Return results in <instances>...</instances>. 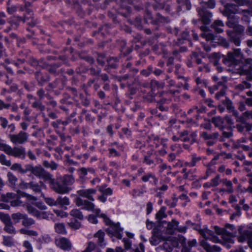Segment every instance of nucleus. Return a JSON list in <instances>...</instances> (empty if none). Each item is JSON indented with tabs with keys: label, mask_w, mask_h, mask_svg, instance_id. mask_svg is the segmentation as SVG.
<instances>
[{
	"label": "nucleus",
	"mask_w": 252,
	"mask_h": 252,
	"mask_svg": "<svg viewBox=\"0 0 252 252\" xmlns=\"http://www.w3.org/2000/svg\"><path fill=\"white\" fill-rule=\"evenodd\" d=\"M39 178L43 179L45 182H48L51 189L58 193H68L72 189L71 188L65 187L60 177L55 180L53 178V175L46 171L44 168Z\"/></svg>",
	"instance_id": "1"
},
{
	"label": "nucleus",
	"mask_w": 252,
	"mask_h": 252,
	"mask_svg": "<svg viewBox=\"0 0 252 252\" xmlns=\"http://www.w3.org/2000/svg\"><path fill=\"white\" fill-rule=\"evenodd\" d=\"M243 55L240 49H235L228 52L226 55L222 57V63L228 69L233 72L238 66L243 63Z\"/></svg>",
	"instance_id": "2"
},
{
	"label": "nucleus",
	"mask_w": 252,
	"mask_h": 252,
	"mask_svg": "<svg viewBox=\"0 0 252 252\" xmlns=\"http://www.w3.org/2000/svg\"><path fill=\"white\" fill-rule=\"evenodd\" d=\"M10 169L14 171H17L22 174L30 172L32 174L39 178L43 168L40 165L34 166L31 164H27L23 167L20 163H15L11 165Z\"/></svg>",
	"instance_id": "3"
},
{
	"label": "nucleus",
	"mask_w": 252,
	"mask_h": 252,
	"mask_svg": "<svg viewBox=\"0 0 252 252\" xmlns=\"http://www.w3.org/2000/svg\"><path fill=\"white\" fill-rule=\"evenodd\" d=\"M10 169L14 171H17L22 174L30 172L32 174L39 178L43 168L40 165L34 166L31 164H27L23 167L20 163H15L11 165Z\"/></svg>",
	"instance_id": "4"
},
{
	"label": "nucleus",
	"mask_w": 252,
	"mask_h": 252,
	"mask_svg": "<svg viewBox=\"0 0 252 252\" xmlns=\"http://www.w3.org/2000/svg\"><path fill=\"white\" fill-rule=\"evenodd\" d=\"M0 150L3 151L7 155L13 156L15 158L22 159H24L26 158V149L24 147L22 146H15L12 148L9 145L0 141Z\"/></svg>",
	"instance_id": "5"
},
{
	"label": "nucleus",
	"mask_w": 252,
	"mask_h": 252,
	"mask_svg": "<svg viewBox=\"0 0 252 252\" xmlns=\"http://www.w3.org/2000/svg\"><path fill=\"white\" fill-rule=\"evenodd\" d=\"M100 217L103 219L106 225L110 226V228H107L106 231L115 236L119 239H122L123 228L120 226L119 222L114 223L104 214H101Z\"/></svg>",
	"instance_id": "6"
},
{
	"label": "nucleus",
	"mask_w": 252,
	"mask_h": 252,
	"mask_svg": "<svg viewBox=\"0 0 252 252\" xmlns=\"http://www.w3.org/2000/svg\"><path fill=\"white\" fill-rule=\"evenodd\" d=\"M212 123L220 130L225 128L231 129L232 125L234 124L233 120L229 116H225L224 118L214 117L212 118Z\"/></svg>",
	"instance_id": "7"
},
{
	"label": "nucleus",
	"mask_w": 252,
	"mask_h": 252,
	"mask_svg": "<svg viewBox=\"0 0 252 252\" xmlns=\"http://www.w3.org/2000/svg\"><path fill=\"white\" fill-rule=\"evenodd\" d=\"M74 201L77 206H82V209H83L92 211L96 214L97 217H100L101 214H99L100 210L99 209H94V205L93 203L80 197L75 198Z\"/></svg>",
	"instance_id": "8"
},
{
	"label": "nucleus",
	"mask_w": 252,
	"mask_h": 252,
	"mask_svg": "<svg viewBox=\"0 0 252 252\" xmlns=\"http://www.w3.org/2000/svg\"><path fill=\"white\" fill-rule=\"evenodd\" d=\"M8 138L10 141L14 145H23L25 144L29 139V135L24 131H20L17 134H9Z\"/></svg>",
	"instance_id": "9"
},
{
	"label": "nucleus",
	"mask_w": 252,
	"mask_h": 252,
	"mask_svg": "<svg viewBox=\"0 0 252 252\" xmlns=\"http://www.w3.org/2000/svg\"><path fill=\"white\" fill-rule=\"evenodd\" d=\"M239 242L243 243L247 241L249 245L252 247V230L244 229L242 226H240L238 229Z\"/></svg>",
	"instance_id": "10"
},
{
	"label": "nucleus",
	"mask_w": 252,
	"mask_h": 252,
	"mask_svg": "<svg viewBox=\"0 0 252 252\" xmlns=\"http://www.w3.org/2000/svg\"><path fill=\"white\" fill-rule=\"evenodd\" d=\"M252 72V58L245 59L243 64H239L234 70L241 75H247Z\"/></svg>",
	"instance_id": "11"
},
{
	"label": "nucleus",
	"mask_w": 252,
	"mask_h": 252,
	"mask_svg": "<svg viewBox=\"0 0 252 252\" xmlns=\"http://www.w3.org/2000/svg\"><path fill=\"white\" fill-rule=\"evenodd\" d=\"M200 226L194 223L192 228L195 230H198L200 234L205 239H209L214 243H218L220 241L219 238L215 235L214 232L206 228L204 229H199Z\"/></svg>",
	"instance_id": "12"
},
{
	"label": "nucleus",
	"mask_w": 252,
	"mask_h": 252,
	"mask_svg": "<svg viewBox=\"0 0 252 252\" xmlns=\"http://www.w3.org/2000/svg\"><path fill=\"white\" fill-rule=\"evenodd\" d=\"M200 136L204 140L207 141L206 144L208 146H211L217 143L220 134L218 132L210 133L207 131H203L200 133Z\"/></svg>",
	"instance_id": "13"
},
{
	"label": "nucleus",
	"mask_w": 252,
	"mask_h": 252,
	"mask_svg": "<svg viewBox=\"0 0 252 252\" xmlns=\"http://www.w3.org/2000/svg\"><path fill=\"white\" fill-rule=\"evenodd\" d=\"M197 11L202 22L206 25L210 24L213 16L212 13L204 6L198 7Z\"/></svg>",
	"instance_id": "14"
},
{
	"label": "nucleus",
	"mask_w": 252,
	"mask_h": 252,
	"mask_svg": "<svg viewBox=\"0 0 252 252\" xmlns=\"http://www.w3.org/2000/svg\"><path fill=\"white\" fill-rule=\"evenodd\" d=\"M34 77L37 84L40 86H43L50 80V77L48 74L44 73L40 70L36 71L34 72Z\"/></svg>",
	"instance_id": "15"
},
{
	"label": "nucleus",
	"mask_w": 252,
	"mask_h": 252,
	"mask_svg": "<svg viewBox=\"0 0 252 252\" xmlns=\"http://www.w3.org/2000/svg\"><path fill=\"white\" fill-rule=\"evenodd\" d=\"M22 22L26 23L28 25L33 27L37 23L36 19L33 17V13L32 10H27L26 14L22 17Z\"/></svg>",
	"instance_id": "16"
},
{
	"label": "nucleus",
	"mask_w": 252,
	"mask_h": 252,
	"mask_svg": "<svg viewBox=\"0 0 252 252\" xmlns=\"http://www.w3.org/2000/svg\"><path fill=\"white\" fill-rule=\"evenodd\" d=\"M96 190L94 189H81L77 191V194L83 197L88 199L87 200L92 202L94 200L93 195L95 194Z\"/></svg>",
	"instance_id": "17"
},
{
	"label": "nucleus",
	"mask_w": 252,
	"mask_h": 252,
	"mask_svg": "<svg viewBox=\"0 0 252 252\" xmlns=\"http://www.w3.org/2000/svg\"><path fill=\"white\" fill-rule=\"evenodd\" d=\"M56 245L60 248L65 250L69 251L71 249V244L69 240L65 238L62 237L55 240Z\"/></svg>",
	"instance_id": "18"
},
{
	"label": "nucleus",
	"mask_w": 252,
	"mask_h": 252,
	"mask_svg": "<svg viewBox=\"0 0 252 252\" xmlns=\"http://www.w3.org/2000/svg\"><path fill=\"white\" fill-rule=\"evenodd\" d=\"M107 64L104 68V70L110 73L111 69H116L119 66V59L117 57H110L107 60Z\"/></svg>",
	"instance_id": "19"
},
{
	"label": "nucleus",
	"mask_w": 252,
	"mask_h": 252,
	"mask_svg": "<svg viewBox=\"0 0 252 252\" xmlns=\"http://www.w3.org/2000/svg\"><path fill=\"white\" fill-rule=\"evenodd\" d=\"M223 56V55H221L219 53H214L212 54L211 62L219 72H221L223 70L222 67L220 66V60L221 59L222 60Z\"/></svg>",
	"instance_id": "20"
},
{
	"label": "nucleus",
	"mask_w": 252,
	"mask_h": 252,
	"mask_svg": "<svg viewBox=\"0 0 252 252\" xmlns=\"http://www.w3.org/2000/svg\"><path fill=\"white\" fill-rule=\"evenodd\" d=\"M201 30L202 31V33L200 34V36L205 38V39L209 41H212L215 40L214 34L210 32L208 27L205 26H202L200 27Z\"/></svg>",
	"instance_id": "21"
},
{
	"label": "nucleus",
	"mask_w": 252,
	"mask_h": 252,
	"mask_svg": "<svg viewBox=\"0 0 252 252\" xmlns=\"http://www.w3.org/2000/svg\"><path fill=\"white\" fill-rule=\"evenodd\" d=\"M239 8L238 5L233 3H228L224 5L223 14H233L238 13Z\"/></svg>",
	"instance_id": "22"
},
{
	"label": "nucleus",
	"mask_w": 252,
	"mask_h": 252,
	"mask_svg": "<svg viewBox=\"0 0 252 252\" xmlns=\"http://www.w3.org/2000/svg\"><path fill=\"white\" fill-rule=\"evenodd\" d=\"M227 33L229 36V41L231 42L234 43L237 46H240L241 39L243 36L233 32L232 31H227Z\"/></svg>",
	"instance_id": "23"
},
{
	"label": "nucleus",
	"mask_w": 252,
	"mask_h": 252,
	"mask_svg": "<svg viewBox=\"0 0 252 252\" xmlns=\"http://www.w3.org/2000/svg\"><path fill=\"white\" fill-rule=\"evenodd\" d=\"M141 181L143 182H149L152 185H157L158 179L156 178L155 174L152 172H148L145 174L141 178Z\"/></svg>",
	"instance_id": "24"
},
{
	"label": "nucleus",
	"mask_w": 252,
	"mask_h": 252,
	"mask_svg": "<svg viewBox=\"0 0 252 252\" xmlns=\"http://www.w3.org/2000/svg\"><path fill=\"white\" fill-rule=\"evenodd\" d=\"M201 246L207 252H219L221 250L220 248L217 245L211 246L206 240L202 241Z\"/></svg>",
	"instance_id": "25"
},
{
	"label": "nucleus",
	"mask_w": 252,
	"mask_h": 252,
	"mask_svg": "<svg viewBox=\"0 0 252 252\" xmlns=\"http://www.w3.org/2000/svg\"><path fill=\"white\" fill-rule=\"evenodd\" d=\"M227 17V21L226 23V25L229 27H234L235 25L238 24L239 17L235 15V14H223Z\"/></svg>",
	"instance_id": "26"
},
{
	"label": "nucleus",
	"mask_w": 252,
	"mask_h": 252,
	"mask_svg": "<svg viewBox=\"0 0 252 252\" xmlns=\"http://www.w3.org/2000/svg\"><path fill=\"white\" fill-rule=\"evenodd\" d=\"M170 20L168 17H164L159 13H157L154 19L152 20L151 23L153 25H158L161 23H169Z\"/></svg>",
	"instance_id": "27"
},
{
	"label": "nucleus",
	"mask_w": 252,
	"mask_h": 252,
	"mask_svg": "<svg viewBox=\"0 0 252 252\" xmlns=\"http://www.w3.org/2000/svg\"><path fill=\"white\" fill-rule=\"evenodd\" d=\"M60 178L65 187L68 188H71L70 186L75 182V179L72 175L65 174Z\"/></svg>",
	"instance_id": "28"
},
{
	"label": "nucleus",
	"mask_w": 252,
	"mask_h": 252,
	"mask_svg": "<svg viewBox=\"0 0 252 252\" xmlns=\"http://www.w3.org/2000/svg\"><path fill=\"white\" fill-rule=\"evenodd\" d=\"M104 233L101 230L97 231L94 235V237L97 238V243L99 246L101 248H104L106 243L104 242Z\"/></svg>",
	"instance_id": "29"
},
{
	"label": "nucleus",
	"mask_w": 252,
	"mask_h": 252,
	"mask_svg": "<svg viewBox=\"0 0 252 252\" xmlns=\"http://www.w3.org/2000/svg\"><path fill=\"white\" fill-rule=\"evenodd\" d=\"M177 245V242L176 241H171L168 240L163 244L162 248L166 252H171L173 248L176 247Z\"/></svg>",
	"instance_id": "30"
},
{
	"label": "nucleus",
	"mask_w": 252,
	"mask_h": 252,
	"mask_svg": "<svg viewBox=\"0 0 252 252\" xmlns=\"http://www.w3.org/2000/svg\"><path fill=\"white\" fill-rule=\"evenodd\" d=\"M179 6L177 8L178 11H181L182 8L189 10L190 9L191 5L189 0H177Z\"/></svg>",
	"instance_id": "31"
},
{
	"label": "nucleus",
	"mask_w": 252,
	"mask_h": 252,
	"mask_svg": "<svg viewBox=\"0 0 252 252\" xmlns=\"http://www.w3.org/2000/svg\"><path fill=\"white\" fill-rule=\"evenodd\" d=\"M62 65L60 63H57L52 64H48L45 69L51 74H57L58 69Z\"/></svg>",
	"instance_id": "32"
},
{
	"label": "nucleus",
	"mask_w": 252,
	"mask_h": 252,
	"mask_svg": "<svg viewBox=\"0 0 252 252\" xmlns=\"http://www.w3.org/2000/svg\"><path fill=\"white\" fill-rule=\"evenodd\" d=\"M236 234V231L230 232L227 230H226L222 235V238L223 239L224 241L229 243H233V237L235 236Z\"/></svg>",
	"instance_id": "33"
},
{
	"label": "nucleus",
	"mask_w": 252,
	"mask_h": 252,
	"mask_svg": "<svg viewBox=\"0 0 252 252\" xmlns=\"http://www.w3.org/2000/svg\"><path fill=\"white\" fill-rule=\"evenodd\" d=\"M154 9L156 10L165 9L167 13L170 11V6L169 4H167L165 2L161 3H156L153 5Z\"/></svg>",
	"instance_id": "34"
},
{
	"label": "nucleus",
	"mask_w": 252,
	"mask_h": 252,
	"mask_svg": "<svg viewBox=\"0 0 252 252\" xmlns=\"http://www.w3.org/2000/svg\"><path fill=\"white\" fill-rule=\"evenodd\" d=\"M223 27H224V24L222 21L220 20H215L211 25V27L214 29L217 33H221L223 32L222 28Z\"/></svg>",
	"instance_id": "35"
},
{
	"label": "nucleus",
	"mask_w": 252,
	"mask_h": 252,
	"mask_svg": "<svg viewBox=\"0 0 252 252\" xmlns=\"http://www.w3.org/2000/svg\"><path fill=\"white\" fill-rule=\"evenodd\" d=\"M220 182L226 187V192L228 193H232L234 192L232 181L228 180L226 178H224L220 180Z\"/></svg>",
	"instance_id": "36"
},
{
	"label": "nucleus",
	"mask_w": 252,
	"mask_h": 252,
	"mask_svg": "<svg viewBox=\"0 0 252 252\" xmlns=\"http://www.w3.org/2000/svg\"><path fill=\"white\" fill-rule=\"evenodd\" d=\"M147 23V18H144V20H142L141 17H136L133 21V24L135 27L139 30H141L143 28V24Z\"/></svg>",
	"instance_id": "37"
},
{
	"label": "nucleus",
	"mask_w": 252,
	"mask_h": 252,
	"mask_svg": "<svg viewBox=\"0 0 252 252\" xmlns=\"http://www.w3.org/2000/svg\"><path fill=\"white\" fill-rule=\"evenodd\" d=\"M57 206L61 207L68 205L70 204L69 199L66 196H59L57 198Z\"/></svg>",
	"instance_id": "38"
},
{
	"label": "nucleus",
	"mask_w": 252,
	"mask_h": 252,
	"mask_svg": "<svg viewBox=\"0 0 252 252\" xmlns=\"http://www.w3.org/2000/svg\"><path fill=\"white\" fill-rule=\"evenodd\" d=\"M30 53L29 50L24 48L19 51V55L21 57V59L19 61H21L22 63H24L26 59H29V57L28 56Z\"/></svg>",
	"instance_id": "39"
},
{
	"label": "nucleus",
	"mask_w": 252,
	"mask_h": 252,
	"mask_svg": "<svg viewBox=\"0 0 252 252\" xmlns=\"http://www.w3.org/2000/svg\"><path fill=\"white\" fill-rule=\"evenodd\" d=\"M88 95L89 94L87 93H86V94H84L82 93L79 94L81 104L84 106L87 107L90 104L91 101L88 97Z\"/></svg>",
	"instance_id": "40"
},
{
	"label": "nucleus",
	"mask_w": 252,
	"mask_h": 252,
	"mask_svg": "<svg viewBox=\"0 0 252 252\" xmlns=\"http://www.w3.org/2000/svg\"><path fill=\"white\" fill-rule=\"evenodd\" d=\"M34 101L32 103V107L33 108H35L40 111H44L45 109V106L43 105L41 100H38L36 98L34 97Z\"/></svg>",
	"instance_id": "41"
},
{
	"label": "nucleus",
	"mask_w": 252,
	"mask_h": 252,
	"mask_svg": "<svg viewBox=\"0 0 252 252\" xmlns=\"http://www.w3.org/2000/svg\"><path fill=\"white\" fill-rule=\"evenodd\" d=\"M26 188L32 189L35 192L39 193L41 191V186L34 182H31L26 184Z\"/></svg>",
	"instance_id": "42"
},
{
	"label": "nucleus",
	"mask_w": 252,
	"mask_h": 252,
	"mask_svg": "<svg viewBox=\"0 0 252 252\" xmlns=\"http://www.w3.org/2000/svg\"><path fill=\"white\" fill-rule=\"evenodd\" d=\"M22 22V16H13L10 18L8 22L10 24L11 27L17 28L20 22Z\"/></svg>",
	"instance_id": "43"
},
{
	"label": "nucleus",
	"mask_w": 252,
	"mask_h": 252,
	"mask_svg": "<svg viewBox=\"0 0 252 252\" xmlns=\"http://www.w3.org/2000/svg\"><path fill=\"white\" fill-rule=\"evenodd\" d=\"M60 82V80L56 78L52 82H50L48 84V85L46 88V90L48 91H51L53 89L57 88L61 89V88L59 87Z\"/></svg>",
	"instance_id": "44"
},
{
	"label": "nucleus",
	"mask_w": 252,
	"mask_h": 252,
	"mask_svg": "<svg viewBox=\"0 0 252 252\" xmlns=\"http://www.w3.org/2000/svg\"><path fill=\"white\" fill-rule=\"evenodd\" d=\"M178 224L179 222L175 220H172L171 222H169L167 226L168 232L170 234L173 233L174 230L177 228Z\"/></svg>",
	"instance_id": "45"
},
{
	"label": "nucleus",
	"mask_w": 252,
	"mask_h": 252,
	"mask_svg": "<svg viewBox=\"0 0 252 252\" xmlns=\"http://www.w3.org/2000/svg\"><path fill=\"white\" fill-rule=\"evenodd\" d=\"M94 250H95L96 252H100V250L96 248L95 244L93 242L90 241L88 243L86 248L83 252H91Z\"/></svg>",
	"instance_id": "46"
},
{
	"label": "nucleus",
	"mask_w": 252,
	"mask_h": 252,
	"mask_svg": "<svg viewBox=\"0 0 252 252\" xmlns=\"http://www.w3.org/2000/svg\"><path fill=\"white\" fill-rule=\"evenodd\" d=\"M96 60L97 63L100 66H104L105 63V59L106 58V54L104 53H96Z\"/></svg>",
	"instance_id": "47"
},
{
	"label": "nucleus",
	"mask_w": 252,
	"mask_h": 252,
	"mask_svg": "<svg viewBox=\"0 0 252 252\" xmlns=\"http://www.w3.org/2000/svg\"><path fill=\"white\" fill-rule=\"evenodd\" d=\"M233 29L232 32L236 33V34H239L242 36L244 35L245 27L242 25L237 24L235 25L234 27H232Z\"/></svg>",
	"instance_id": "48"
},
{
	"label": "nucleus",
	"mask_w": 252,
	"mask_h": 252,
	"mask_svg": "<svg viewBox=\"0 0 252 252\" xmlns=\"http://www.w3.org/2000/svg\"><path fill=\"white\" fill-rule=\"evenodd\" d=\"M43 165L47 168H50L52 170H55L58 167V164L54 161L45 160L43 162Z\"/></svg>",
	"instance_id": "49"
},
{
	"label": "nucleus",
	"mask_w": 252,
	"mask_h": 252,
	"mask_svg": "<svg viewBox=\"0 0 252 252\" xmlns=\"http://www.w3.org/2000/svg\"><path fill=\"white\" fill-rule=\"evenodd\" d=\"M22 225L25 227L30 226L35 223V221L32 218H29L28 216L25 214L22 222Z\"/></svg>",
	"instance_id": "50"
},
{
	"label": "nucleus",
	"mask_w": 252,
	"mask_h": 252,
	"mask_svg": "<svg viewBox=\"0 0 252 252\" xmlns=\"http://www.w3.org/2000/svg\"><path fill=\"white\" fill-rule=\"evenodd\" d=\"M70 215L72 216L74 219H77L79 220L83 219V215L82 212L78 209H73L70 212Z\"/></svg>",
	"instance_id": "51"
},
{
	"label": "nucleus",
	"mask_w": 252,
	"mask_h": 252,
	"mask_svg": "<svg viewBox=\"0 0 252 252\" xmlns=\"http://www.w3.org/2000/svg\"><path fill=\"white\" fill-rule=\"evenodd\" d=\"M251 84L246 81H243L241 83L237 85L235 89L237 90L243 91L245 89H249L251 87Z\"/></svg>",
	"instance_id": "52"
},
{
	"label": "nucleus",
	"mask_w": 252,
	"mask_h": 252,
	"mask_svg": "<svg viewBox=\"0 0 252 252\" xmlns=\"http://www.w3.org/2000/svg\"><path fill=\"white\" fill-rule=\"evenodd\" d=\"M25 214H22L20 212L13 213L11 215V219L14 223H18L21 220H23Z\"/></svg>",
	"instance_id": "53"
},
{
	"label": "nucleus",
	"mask_w": 252,
	"mask_h": 252,
	"mask_svg": "<svg viewBox=\"0 0 252 252\" xmlns=\"http://www.w3.org/2000/svg\"><path fill=\"white\" fill-rule=\"evenodd\" d=\"M0 220L4 225L12 222L10 217L8 214L0 212Z\"/></svg>",
	"instance_id": "54"
},
{
	"label": "nucleus",
	"mask_w": 252,
	"mask_h": 252,
	"mask_svg": "<svg viewBox=\"0 0 252 252\" xmlns=\"http://www.w3.org/2000/svg\"><path fill=\"white\" fill-rule=\"evenodd\" d=\"M19 232L22 234H25L30 236H37L38 235L37 231L27 229L26 228L20 229Z\"/></svg>",
	"instance_id": "55"
},
{
	"label": "nucleus",
	"mask_w": 252,
	"mask_h": 252,
	"mask_svg": "<svg viewBox=\"0 0 252 252\" xmlns=\"http://www.w3.org/2000/svg\"><path fill=\"white\" fill-rule=\"evenodd\" d=\"M165 95L162 94V92L159 94V98H157V99H155V101L157 103V104H162L163 105L166 103H168V102L170 101L169 98H167L165 97Z\"/></svg>",
	"instance_id": "56"
},
{
	"label": "nucleus",
	"mask_w": 252,
	"mask_h": 252,
	"mask_svg": "<svg viewBox=\"0 0 252 252\" xmlns=\"http://www.w3.org/2000/svg\"><path fill=\"white\" fill-rule=\"evenodd\" d=\"M178 39L181 43H183L184 40H187L189 42V44H190L189 32L187 31H183L182 32L181 37H179Z\"/></svg>",
	"instance_id": "57"
},
{
	"label": "nucleus",
	"mask_w": 252,
	"mask_h": 252,
	"mask_svg": "<svg viewBox=\"0 0 252 252\" xmlns=\"http://www.w3.org/2000/svg\"><path fill=\"white\" fill-rule=\"evenodd\" d=\"M55 229L56 232H57L58 233L63 234L66 233L65 228L63 223H61L55 224Z\"/></svg>",
	"instance_id": "58"
},
{
	"label": "nucleus",
	"mask_w": 252,
	"mask_h": 252,
	"mask_svg": "<svg viewBox=\"0 0 252 252\" xmlns=\"http://www.w3.org/2000/svg\"><path fill=\"white\" fill-rule=\"evenodd\" d=\"M201 6L200 7H202L204 6L205 7H207L209 8H214L216 6V1L215 0H209L208 1H202L201 2Z\"/></svg>",
	"instance_id": "59"
},
{
	"label": "nucleus",
	"mask_w": 252,
	"mask_h": 252,
	"mask_svg": "<svg viewBox=\"0 0 252 252\" xmlns=\"http://www.w3.org/2000/svg\"><path fill=\"white\" fill-rule=\"evenodd\" d=\"M7 177L8 178V181L10 184L11 186H14L18 181V179L16 177V176L12 173L8 172L7 174Z\"/></svg>",
	"instance_id": "60"
},
{
	"label": "nucleus",
	"mask_w": 252,
	"mask_h": 252,
	"mask_svg": "<svg viewBox=\"0 0 252 252\" xmlns=\"http://www.w3.org/2000/svg\"><path fill=\"white\" fill-rule=\"evenodd\" d=\"M7 11L8 13L11 14L14 13L18 9V6L11 4L10 0H8L6 2Z\"/></svg>",
	"instance_id": "61"
},
{
	"label": "nucleus",
	"mask_w": 252,
	"mask_h": 252,
	"mask_svg": "<svg viewBox=\"0 0 252 252\" xmlns=\"http://www.w3.org/2000/svg\"><path fill=\"white\" fill-rule=\"evenodd\" d=\"M98 190L103 194L106 195H111L113 193V190L110 188L107 189L103 188V186H97Z\"/></svg>",
	"instance_id": "62"
},
{
	"label": "nucleus",
	"mask_w": 252,
	"mask_h": 252,
	"mask_svg": "<svg viewBox=\"0 0 252 252\" xmlns=\"http://www.w3.org/2000/svg\"><path fill=\"white\" fill-rule=\"evenodd\" d=\"M4 230L9 234H15L16 230L13 225L12 222L4 225Z\"/></svg>",
	"instance_id": "63"
},
{
	"label": "nucleus",
	"mask_w": 252,
	"mask_h": 252,
	"mask_svg": "<svg viewBox=\"0 0 252 252\" xmlns=\"http://www.w3.org/2000/svg\"><path fill=\"white\" fill-rule=\"evenodd\" d=\"M68 224L70 227L76 229L79 228L81 226L80 222L74 218L70 219Z\"/></svg>",
	"instance_id": "64"
}]
</instances>
